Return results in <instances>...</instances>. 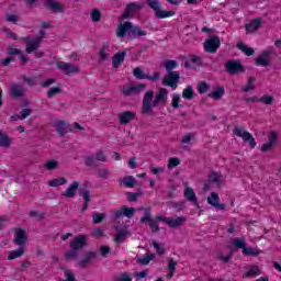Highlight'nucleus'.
<instances>
[{"label": "nucleus", "instance_id": "obj_4", "mask_svg": "<svg viewBox=\"0 0 281 281\" xmlns=\"http://www.w3.org/2000/svg\"><path fill=\"white\" fill-rule=\"evenodd\" d=\"M126 35L130 36V38H137V36H146V32L142 31V26H133V23L125 22L119 25L116 36L124 38Z\"/></svg>", "mask_w": 281, "mask_h": 281}, {"label": "nucleus", "instance_id": "obj_56", "mask_svg": "<svg viewBox=\"0 0 281 281\" xmlns=\"http://www.w3.org/2000/svg\"><path fill=\"white\" fill-rule=\"evenodd\" d=\"M15 58L13 56H9L4 59L0 60V66L1 67H10V63H14Z\"/></svg>", "mask_w": 281, "mask_h": 281}, {"label": "nucleus", "instance_id": "obj_59", "mask_svg": "<svg viewBox=\"0 0 281 281\" xmlns=\"http://www.w3.org/2000/svg\"><path fill=\"white\" fill-rule=\"evenodd\" d=\"M179 164H181V160H179V158H169V164H168L169 170L172 168H177Z\"/></svg>", "mask_w": 281, "mask_h": 281}, {"label": "nucleus", "instance_id": "obj_19", "mask_svg": "<svg viewBox=\"0 0 281 281\" xmlns=\"http://www.w3.org/2000/svg\"><path fill=\"white\" fill-rule=\"evenodd\" d=\"M207 203L215 207V210H225V204H221V196L216 192H212L211 196H207Z\"/></svg>", "mask_w": 281, "mask_h": 281}, {"label": "nucleus", "instance_id": "obj_17", "mask_svg": "<svg viewBox=\"0 0 281 281\" xmlns=\"http://www.w3.org/2000/svg\"><path fill=\"white\" fill-rule=\"evenodd\" d=\"M137 117V114L133 111H124L119 114V124L121 126H126V124H131L133 120Z\"/></svg>", "mask_w": 281, "mask_h": 281}, {"label": "nucleus", "instance_id": "obj_23", "mask_svg": "<svg viewBox=\"0 0 281 281\" xmlns=\"http://www.w3.org/2000/svg\"><path fill=\"white\" fill-rule=\"evenodd\" d=\"M126 58V52H119L112 57V66L114 69H120V65L124 63V59Z\"/></svg>", "mask_w": 281, "mask_h": 281}, {"label": "nucleus", "instance_id": "obj_45", "mask_svg": "<svg viewBox=\"0 0 281 281\" xmlns=\"http://www.w3.org/2000/svg\"><path fill=\"white\" fill-rule=\"evenodd\" d=\"M127 199L130 201V203H135L137 202V199H139V196H143L144 195V192H136V193H133V192H127Z\"/></svg>", "mask_w": 281, "mask_h": 281}, {"label": "nucleus", "instance_id": "obj_24", "mask_svg": "<svg viewBox=\"0 0 281 281\" xmlns=\"http://www.w3.org/2000/svg\"><path fill=\"white\" fill-rule=\"evenodd\" d=\"M184 198L187 199V201H190L191 203H193V205H199L196 193H194V189H192L191 187H187L184 189Z\"/></svg>", "mask_w": 281, "mask_h": 281}, {"label": "nucleus", "instance_id": "obj_44", "mask_svg": "<svg viewBox=\"0 0 281 281\" xmlns=\"http://www.w3.org/2000/svg\"><path fill=\"white\" fill-rule=\"evenodd\" d=\"M133 74L137 80H146L148 78V75L144 74V70L139 67L134 68Z\"/></svg>", "mask_w": 281, "mask_h": 281}, {"label": "nucleus", "instance_id": "obj_52", "mask_svg": "<svg viewBox=\"0 0 281 281\" xmlns=\"http://www.w3.org/2000/svg\"><path fill=\"white\" fill-rule=\"evenodd\" d=\"M91 20L93 23H99V21L102 19V13H100V10L94 9L90 14Z\"/></svg>", "mask_w": 281, "mask_h": 281}, {"label": "nucleus", "instance_id": "obj_40", "mask_svg": "<svg viewBox=\"0 0 281 281\" xmlns=\"http://www.w3.org/2000/svg\"><path fill=\"white\" fill-rule=\"evenodd\" d=\"M65 183H67V180L65 178H55L48 181V186L50 188H58V186H65Z\"/></svg>", "mask_w": 281, "mask_h": 281}, {"label": "nucleus", "instance_id": "obj_51", "mask_svg": "<svg viewBox=\"0 0 281 281\" xmlns=\"http://www.w3.org/2000/svg\"><path fill=\"white\" fill-rule=\"evenodd\" d=\"M259 102H261V104L271 105L273 104V95L263 94L261 98H259Z\"/></svg>", "mask_w": 281, "mask_h": 281}, {"label": "nucleus", "instance_id": "obj_13", "mask_svg": "<svg viewBox=\"0 0 281 281\" xmlns=\"http://www.w3.org/2000/svg\"><path fill=\"white\" fill-rule=\"evenodd\" d=\"M146 90V83H140L136 86H123L122 93L125 98L131 95H137V93H142V91Z\"/></svg>", "mask_w": 281, "mask_h": 281}, {"label": "nucleus", "instance_id": "obj_6", "mask_svg": "<svg viewBox=\"0 0 281 281\" xmlns=\"http://www.w3.org/2000/svg\"><path fill=\"white\" fill-rule=\"evenodd\" d=\"M148 8L154 11L156 19H168L169 16H175V11L161 10V1L159 0H145Z\"/></svg>", "mask_w": 281, "mask_h": 281}, {"label": "nucleus", "instance_id": "obj_21", "mask_svg": "<svg viewBox=\"0 0 281 281\" xmlns=\"http://www.w3.org/2000/svg\"><path fill=\"white\" fill-rule=\"evenodd\" d=\"M260 25H262V19L257 18L250 21V23L246 24L245 30L246 32H249V33L258 32V30H260Z\"/></svg>", "mask_w": 281, "mask_h": 281}, {"label": "nucleus", "instance_id": "obj_11", "mask_svg": "<svg viewBox=\"0 0 281 281\" xmlns=\"http://www.w3.org/2000/svg\"><path fill=\"white\" fill-rule=\"evenodd\" d=\"M27 240H30V235L23 228H15L13 243L18 245V247H25L27 245Z\"/></svg>", "mask_w": 281, "mask_h": 281}, {"label": "nucleus", "instance_id": "obj_37", "mask_svg": "<svg viewBox=\"0 0 281 281\" xmlns=\"http://www.w3.org/2000/svg\"><path fill=\"white\" fill-rule=\"evenodd\" d=\"M182 98H184V100H192V98H194V88L188 86L182 92Z\"/></svg>", "mask_w": 281, "mask_h": 281}, {"label": "nucleus", "instance_id": "obj_8", "mask_svg": "<svg viewBox=\"0 0 281 281\" xmlns=\"http://www.w3.org/2000/svg\"><path fill=\"white\" fill-rule=\"evenodd\" d=\"M221 47V37L216 35H210L204 42V52L207 54H216Z\"/></svg>", "mask_w": 281, "mask_h": 281}, {"label": "nucleus", "instance_id": "obj_3", "mask_svg": "<svg viewBox=\"0 0 281 281\" xmlns=\"http://www.w3.org/2000/svg\"><path fill=\"white\" fill-rule=\"evenodd\" d=\"M89 246V237L87 235H76L72 240H70L69 247L70 250L65 254V260H76L78 255L85 247Z\"/></svg>", "mask_w": 281, "mask_h": 281}, {"label": "nucleus", "instance_id": "obj_27", "mask_svg": "<svg viewBox=\"0 0 281 281\" xmlns=\"http://www.w3.org/2000/svg\"><path fill=\"white\" fill-rule=\"evenodd\" d=\"M127 236H131V232L126 229L119 231L117 234L114 235V243L117 245L125 243Z\"/></svg>", "mask_w": 281, "mask_h": 281}, {"label": "nucleus", "instance_id": "obj_42", "mask_svg": "<svg viewBox=\"0 0 281 281\" xmlns=\"http://www.w3.org/2000/svg\"><path fill=\"white\" fill-rule=\"evenodd\" d=\"M106 218V214L104 213H93L92 214V223L94 225H99V223H102Z\"/></svg>", "mask_w": 281, "mask_h": 281}, {"label": "nucleus", "instance_id": "obj_39", "mask_svg": "<svg viewBox=\"0 0 281 281\" xmlns=\"http://www.w3.org/2000/svg\"><path fill=\"white\" fill-rule=\"evenodd\" d=\"M165 69L167 72H173L172 69H177L179 67V63L175 59H169L167 63L164 64Z\"/></svg>", "mask_w": 281, "mask_h": 281}, {"label": "nucleus", "instance_id": "obj_16", "mask_svg": "<svg viewBox=\"0 0 281 281\" xmlns=\"http://www.w3.org/2000/svg\"><path fill=\"white\" fill-rule=\"evenodd\" d=\"M271 54H273V50H263L261 55L256 58L255 65L259 67H271V60L269 59Z\"/></svg>", "mask_w": 281, "mask_h": 281}, {"label": "nucleus", "instance_id": "obj_14", "mask_svg": "<svg viewBox=\"0 0 281 281\" xmlns=\"http://www.w3.org/2000/svg\"><path fill=\"white\" fill-rule=\"evenodd\" d=\"M23 42L26 45L25 52L26 54H32L36 52L41 47V37L32 38L30 36H26L23 38Z\"/></svg>", "mask_w": 281, "mask_h": 281}, {"label": "nucleus", "instance_id": "obj_36", "mask_svg": "<svg viewBox=\"0 0 281 281\" xmlns=\"http://www.w3.org/2000/svg\"><path fill=\"white\" fill-rule=\"evenodd\" d=\"M254 82H256V79L254 77H249L247 85L244 88H241V91L244 93H249V91H254V89H256Z\"/></svg>", "mask_w": 281, "mask_h": 281}, {"label": "nucleus", "instance_id": "obj_1", "mask_svg": "<svg viewBox=\"0 0 281 281\" xmlns=\"http://www.w3.org/2000/svg\"><path fill=\"white\" fill-rule=\"evenodd\" d=\"M159 104H161L162 106H166V104H168V89L166 88H160L156 97L155 91H147L143 98V108L140 113L143 115H150L153 114V108L159 106Z\"/></svg>", "mask_w": 281, "mask_h": 281}, {"label": "nucleus", "instance_id": "obj_55", "mask_svg": "<svg viewBox=\"0 0 281 281\" xmlns=\"http://www.w3.org/2000/svg\"><path fill=\"white\" fill-rule=\"evenodd\" d=\"M114 281H133V278L127 272H123L120 277H115Z\"/></svg>", "mask_w": 281, "mask_h": 281}, {"label": "nucleus", "instance_id": "obj_41", "mask_svg": "<svg viewBox=\"0 0 281 281\" xmlns=\"http://www.w3.org/2000/svg\"><path fill=\"white\" fill-rule=\"evenodd\" d=\"M209 181L211 183H215L217 188H221V178L218 177V173L216 171H212L209 175Z\"/></svg>", "mask_w": 281, "mask_h": 281}, {"label": "nucleus", "instance_id": "obj_9", "mask_svg": "<svg viewBox=\"0 0 281 281\" xmlns=\"http://www.w3.org/2000/svg\"><path fill=\"white\" fill-rule=\"evenodd\" d=\"M226 71L231 76H236L238 74H245V66L240 59H231L226 63Z\"/></svg>", "mask_w": 281, "mask_h": 281}, {"label": "nucleus", "instance_id": "obj_61", "mask_svg": "<svg viewBox=\"0 0 281 281\" xmlns=\"http://www.w3.org/2000/svg\"><path fill=\"white\" fill-rule=\"evenodd\" d=\"M179 102H181V97H179L178 93H175L172 97L171 106H173V109H179Z\"/></svg>", "mask_w": 281, "mask_h": 281}, {"label": "nucleus", "instance_id": "obj_26", "mask_svg": "<svg viewBox=\"0 0 281 281\" xmlns=\"http://www.w3.org/2000/svg\"><path fill=\"white\" fill-rule=\"evenodd\" d=\"M95 258H98V256L95 255L94 251L90 250V251L86 252V255L83 256V258L79 262V267L85 269L87 267V265H89V262H91V260H95Z\"/></svg>", "mask_w": 281, "mask_h": 281}, {"label": "nucleus", "instance_id": "obj_28", "mask_svg": "<svg viewBox=\"0 0 281 281\" xmlns=\"http://www.w3.org/2000/svg\"><path fill=\"white\" fill-rule=\"evenodd\" d=\"M225 95V87L220 86L214 89L213 92L209 93V98H213V100H221Z\"/></svg>", "mask_w": 281, "mask_h": 281}, {"label": "nucleus", "instance_id": "obj_58", "mask_svg": "<svg viewBox=\"0 0 281 281\" xmlns=\"http://www.w3.org/2000/svg\"><path fill=\"white\" fill-rule=\"evenodd\" d=\"M7 54H8L9 56H21L22 52H21V49H19V48L8 47V48H7Z\"/></svg>", "mask_w": 281, "mask_h": 281}, {"label": "nucleus", "instance_id": "obj_22", "mask_svg": "<svg viewBox=\"0 0 281 281\" xmlns=\"http://www.w3.org/2000/svg\"><path fill=\"white\" fill-rule=\"evenodd\" d=\"M80 187V183L78 181L72 182L69 188L66 189L64 193H61V196H65L66 199H74L76 196V190Z\"/></svg>", "mask_w": 281, "mask_h": 281}, {"label": "nucleus", "instance_id": "obj_50", "mask_svg": "<svg viewBox=\"0 0 281 281\" xmlns=\"http://www.w3.org/2000/svg\"><path fill=\"white\" fill-rule=\"evenodd\" d=\"M206 91H210V85L207 82L202 81L198 85V92L203 95Z\"/></svg>", "mask_w": 281, "mask_h": 281}, {"label": "nucleus", "instance_id": "obj_49", "mask_svg": "<svg viewBox=\"0 0 281 281\" xmlns=\"http://www.w3.org/2000/svg\"><path fill=\"white\" fill-rule=\"evenodd\" d=\"M135 207L123 206V216H126L127 218H133V216H135Z\"/></svg>", "mask_w": 281, "mask_h": 281}, {"label": "nucleus", "instance_id": "obj_53", "mask_svg": "<svg viewBox=\"0 0 281 281\" xmlns=\"http://www.w3.org/2000/svg\"><path fill=\"white\" fill-rule=\"evenodd\" d=\"M29 216H31V218H37V221H43L45 218V213L30 211Z\"/></svg>", "mask_w": 281, "mask_h": 281}, {"label": "nucleus", "instance_id": "obj_20", "mask_svg": "<svg viewBox=\"0 0 281 281\" xmlns=\"http://www.w3.org/2000/svg\"><path fill=\"white\" fill-rule=\"evenodd\" d=\"M10 89H11L10 98H13V100L25 97V88H23V86L13 83L11 85Z\"/></svg>", "mask_w": 281, "mask_h": 281}, {"label": "nucleus", "instance_id": "obj_2", "mask_svg": "<svg viewBox=\"0 0 281 281\" xmlns=\"http://www.w3.org/2000/svg\"><path fill=\"white\" fill-rule=\"evenodd\" d=\"M228 248L231 249V251L228 252V255L226 257L223 256V252H220L217 256L218 260H222L225 265H227V262H229L232 260V258H234V251H236V249H243L241 254L244 256L256 257L261 254L260 249H258V248L247 247V243H245L244 238H234L232 240V246H229Z\"/></svg>", "mask_w": 281, "mask_h": 281}, {"label": "nucleus", "instance_id": "obj_31", "mask_svg": "<svg viewBox=\"0 0 281 281\" xmlns=\"http://www.w3.org/2000/svg\"><path fill=\"white\" fill-rule=\"evenodd\" d=\"M79 196H82L83 203H91V190L88 188H79Z\"/></svg>", "mask_w": 281, "mask_h": 281}, {"label": "nucleus", "instance_id": "obj_46", "mask_svg": "<svg viewBox=\"0 0 281 281\" xmlns=\"http://www.w3.org/2000/svg\"><path fill=\"white\" fill-rule=\"evenodd\" d=\"M269 138V144H272L273 146H276V144L278 143V139H280V134L278 132H270L268 135Z\"/></svg>", "mask_w": 281, "mask_h": 281}, {"label": "nucleus", "instance_id": "obj_63", "mask_svg": "<svg viewBox=\"0 0 281 281\" xmlns=\"http://www.w3.org/2000/svg\"><path fill=\"white\" fill-rule=\"evenodd\" d=\"M168 267H169V271L171 273H175V271H177V261H175V259H169L168 261Z\"/></svg>", "mask_w": 281, "mask_h": 281}, {"label": "nucleus", "instance_id": "obj_7", "mask_svg": "<svg viewBox=\"0 0 281 281\" xmlns=\"http://www.w3.org/2000/svg\"><path fill=\"white\" fill-rule=\"evenodd\" d=\"M233 134L237 137H241L243 142L248 143L250 148H256V138H254V135L251 133L245 131L244 127L235 126L233 130Z\"/></svg>", "mask_w": 281, "mask_h": 281}, {"label": "nucleus", "instance_id": "obj_57", "mask_svg": "<svg viewBox=\"0 0 281 281\" xmlns=\"http://www.w3.org/2000/svg\"><path fill=\"white\" fill-rule=\"evenodd\" d=\"M91 236L92 238H102V236H104V231L102 228H94L91 232Z\"/></svg>", "mask_w": 281, "mask_h": 281}, {"label": "nucleus", "instance_id": "obj_32", "mask_svg": "<svg viewBox=\"0 0 281 281\" xmlns=\"http://www.w3.org/2000/svg\"><path fill=\"white\" fill-rule=\"evenodd\" d=\"M25 254V247H20L18 250H13L9 252L8 260H15V258H21V256H24Z\"/></svg>", "mask_w": 281, "mask_h": 281}, {"label": "nucleus", "instance_id": "obj_15", "mask_svg": "<svg viewBox=\"0 0 281 281\" xmlns=\"http://www.w3.org/2000/svg\"><path fill=\"white\" fill-rule=\"evenodd\" d=\"M57 67L65 74L66 76H70V74H80V67L74 64L58 61Z\"/></svg>", "mask_w": 281, "mask_h": 281}, {"label": "nucleus", "instance_id": "obj_62", "mask_svg": "<svg viewBox=\"0 0 281 281\" xmlns=\"http://www.w3.org/2000/svg\"><path fill=\"white\" fill-rule=\"evenodd\" d=\"M32 115V109H22L20 112V119L25 120L26 117H30Z\"/></svg>", "mask_w": 281, "mask_h": 281}, {"label": "nucleus", "instance_id": "obj_29", "mask_svg": "<svg viewBox=\"0 0 281 281\" xmlns=\"http://www.w3.org/2000/svg\"><path fill=\"white\" fill-rule=\"evenodd\" d=\"M99 58L101 63H104V60H109V43H104L99 52Z\"/></svg>", "mask_w": 281, "mask_h": 281}, {"label": "nucleus", "instance_id": "obj_30", "mask_svg": "<svg viewBox=\"0 0 281 281\" xmlns=\"http://www.w3.org/2000/svg\"><path fill=\"white\" fill-rule=\"evenodd\" d=\"M237 49L243 52V54H245L246 56H254V54H255L254 48L245 45V43H243V42H239L237 44Z\"/></svg>", "mask_w": 281, "mask_h": 281}, {"label": "nucleus", "instance_id": "obj_12", "mask_svg": "<svg viewBox=\"0 0 281 281\" xmlns=\"http://www.w3.org/2000/svg\"><path fill=\"white\" fill-rule=\"evenodd\" d=\"M181 80V75L179 72H167L162 78L164 87H171V89H177V82Z\"/></svg>", "mask_w": 281, "mask_h": 281}, {"label": "nucleus", "instance_id": "obj_54", "mask_svg": "<svg viewBox=\"0 0 281 281\" xmlns=\"http://www.w3.org/2000/svg\"><path fill=\"white\" fill-rule=\"evenodd\" d=\"M2 32H5L7 38H12V41H19V35H16V33L12 32V30L4 27V29H2Z\"/></svg>", "mask_w": 281, "mask_h": 281}, {"label": "nucleus", "instance_id": "obj_10", "mask_svg": "<svg viewBox=\"0 0 281 281\" xmlns=\"http://www.w3.org/2000/svg\"><path fill=\"white\" fill-rule=\"evenodd\" d=\"M144 10V2H130L125 7V12L121 15L122 20L128 19L133 16V14H137Z\"/></svg>", "mask_w": 281, "mask_h": 281}, {"label": "nucleus", "instance_id": "obj_43", "mask_svg": "<svg viewBox=\"0 0 281 281\" xmlns=\"http://www.w3.org/2000/svg\"><path fill=\"white\" fill-rule=\"evenodd\" d=\"M10 144H12L10 136H8V134H2L0 137V146H3V148H10Z\"/></svg>", "mask_w": 281, "mask_h": 281}, {"label": "nucleus", "instance_id": "obj_35", "mask_svg": "<svg viewBox=\"0 0 281 281\" xmlns=\"http://www.w3.org/2000/svg\"><path fill=\"white\" fill-rule=\"evenodd\" d=\"M137 180H135V177L127 176L124 177L121 182L125 186V188H135V183Z\"/></svg>", "mask_w": 281, "mask_h": 281}, {"label": "nucleus", "instance_id": "obj_25", "mask_svg": "<svg viewBox=\"0 0 281 281\" xmlns=\"http://www.w3.org/2000/svg\"><path fill=\"white\" fill-rule=\"evenodd\" d=\"M166 224L171 227V229H175V227H181V225H183V223H186V217L180 216L177 218H171L169 217L168 220H165Z\"/></svg>", "mask_w": 281, "mask_h": 281}, {"label": "nucleus", "instance_id": "obj_33", "mask_svg": "<svg viewBox=\"0 0 281 281\" xmlns=\"http://www.w3.org/2000/svg\"><path fill=\"white\" fill-rule=\"evenodd\" d=\"M56 131L59 137H65V135H67V125L65 124V121H59L56 123Z\"/></svg>", "mask_w": 281, "mask_h": 281}, {"label": "nucleus", "instance_id": "obj_5", "mask_svg": "<svg viewBox=\"0 0 281 281\" xmlns=\"http://www.w3.org/2000/svg\"><path fill=\"white\" fill-rule=\"evenodd\" d=\"M139 210H144V215L143 217H140L139 223L144 224V223H148V226L151 228V232L154 234H156L157 232H159V225L157 224V221H160L161 223H166V221H168L169 217H164L161 215H158L156 217V220L153 218V209L150 206L148 207H144L140 206Z\"/></svg>", "mask_w": 281, "mask_h": 281}, {"label": "nucleus", "instance_id": "obj_34", "mask_svg": "<svg viewBox=\"0 0 281 281\" xmlns=\"http://www.w3.org/2000/svg\"><path fill=\"white\" fill-rule=\"evenodd\" d=\"M256 276H260V268L258 266H251L246 274L243 278H256Z\"/></svg>", "mask_w": 281, "mask_h": 281}, {"label": "nucleus", "instance_id": "obj_60", "mask_svg": "<svg viewBox=\"0 0 281 281\" xmlns=\"http://www.w3.org/2000/svg\"><path fill=\"white\" fill-rule=\"evenodd\" d=\"M46 170H56L58 168V162L56 160H49L45 165Z\"/></svg>", "mask_w": 281, "mask_h": 281}, {"label": "nucleus", "instance_id": "obj_38", "mask_svg": "<svg viewBox=\"0 0 281 281\" xmlns=\"http://www.w3.org/2000/svg\"><path fill=\"white\" fill-rule=\"evenodd\" d=\"M85 164L88 168H98V166H100L98 159L93 156L86 157Z\"/></svg>", "mask_w": 281, "mask_h": 281}, {"label": "nucleus", "instance_id": "obj_48", "mask_svg": "<svg viewBox=\"0 0 281 281\" xmlns=\"http://www.w3.org/2000/svg\"><path fill=\"white\" fill-rule=\"evenodd\" d=\"M151 244L154 249H156V254H158L159 256H164V254H166V248L164 247V245H159V243H157L156 240H154Z\"/></svg>", "mask_w": 281, "mask_h": 281}, {"label": "nucleus", "instance_id": "obj_64", "mask_svg": "<svg viewBox=\"0 0 281 281\" xmlns=\"http://www.w3.org/2000/svg\"><path fill=\"white\" fill-rule=\"evenodd\" d=\"M97 161H106V156L104 155V151L100 150L95 155Z\"/></svg>", "mask_w": 281, "mask_h": 281}, {"label": "nucleus", "instance_id": "obj_47", "mask_svg": "<svg viewBox=\"0 0 281 281\" xmlns=\"http://www.w3.org/2000/svg\"><path fill=\"white\" fill-rule=\"evenodd\" d=\"M59 93H63V88L60 87H53L47 92V98L52 99L54 95H58Z\"/></svg>", "mask_w": 281, "mask_h": 281}, {"label": "nucleus", "instance_id": "obj_18", "mask_svg": "<svg viewBox=\"0 0 281 281\" xmlns=\"http://www.w3.org/2000/svg\"><path fill=\"white\" fill-rule=\"evenodd\" d=\"M44 7L47 8V10H50V12H65V7L63 3L56 0H44Z\"/></svg>", "mask_w": 281, "mask_h": 281}]
</instances>
